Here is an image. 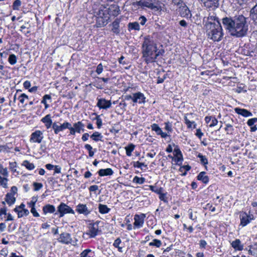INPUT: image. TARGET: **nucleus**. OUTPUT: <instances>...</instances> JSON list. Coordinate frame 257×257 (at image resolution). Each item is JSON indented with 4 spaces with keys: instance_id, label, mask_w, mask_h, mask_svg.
<instances>
[{
    "instance_id": "f257e3e1",
    "label": "nucleus",
    "mask_w": 257,
    "mask_h": 257,
    "mask_svg": "<svg viewBox=\"0 0 257 257\" xmlns=\"http://www.w3.org/2000/svg\"><path fill=\"white\" fill-rule=\"evenodd\" d=\"M222 23L230 35L237 38L245 36L248 29L246 18L242 15L224 17Z\"/></svg>"
},
{
    "instance_id": "f03ea898",
    "label": "nucleus",
    "mask_w": 257,
    "mask_h": 257,
    "mask_svg": "<svg viewBox=\"0 0 257 257\" xmlns=\"http://www.w3.org/2000/svg\"><path fill=\"white\" fill-rule=\"evenodd\" d=\"M157 50V44L150 36L145 37L142 44V58L147 64L155 62V54Z\"/></svg>"
},
{
    "instance_id": "7ed1b4c3",
    "label": "nucleus",
    "mask_w": 257,
    "mask_h": 257,
    "mask_svg": "<svg viewBox=\"0 0 257 257\" xmlns=\"http://www.w3.org/2000/svg\"><path fill=\"white\" fill-rule=\"evenodd\" d=\"M208 38L214 42L221 41L223 36V33L222 26L220 23L217 25H208L207 28H205Z\"/></svg>"
},
{
    "instance_id": "20e7f679",
    "label": "nucleus",
    "mask_w": 257,
    "mask_h": 257,
    "mask_svg": "<svg viewBox=\"0 0 257 257\" xmlns=\"http://www.w3.org/2000/svg\"><path fill=\"white\" fill-rule=\"evenodd\" d=\"M97 18L96 25L97 27H102L106 26L110 21V17L106 8L99 9L97 12Z\"/></svg>"
},
{
    "instance_id": "39448f33",
    "label": "nucleus",
    "mask_w": 257,
    "mask_h": 257,
    "mask_svg": "<svg viewBox=\"0 0 257 257\" xmlns=\"http://www.w3.org/2000/svg\"><path fill=\"white\" fill-rule=\"evenodd\" d=\"M58 212L59 213V217H62L65 214L71 213L74 214V210L64 203H61L57 207Z\"/></svg>"
},
{
    "instance_id": "423d86ee",
    "label": "nucleus",
    "mask_w": 257,
    "mask_h": 257,
    "mask_svg": "<svg viewBox=\"0 0 257 257\" xmlns=\"http://www.w3.org/2000/svg\"><path fill=\"white\" fill-rule=\"evenodd\" d=\"M57 240L58 242L63 244H72L73 245H74V242L72 240L71 234L66 232L61 233L60 234L59 237L58 238Z\"/></svg>"
},
{
    "instance_id": "0eeeda50",
    "label": "nucleus",
    "mask_w": 257,
    "mask_h": 257,
    "mask_svg": "<svg viewBox=\"0 0 257 257\" xmlns=\"http://www.w3.org/2000/svg\"><path fill=\"white\" fill-rule=\"evenodd\" d=\"M93 208L90 206L89 204L88 205L83 204H79L76 206V211L79 213L87 216L92 211Z\"/></svg>"
},
{
    "instance_id": "6e6552de",
    "label": "nucleus",
    "mask_w": 257,
    "mask_h": 257,
    "mask_svg": "<svg viewBox=\"0 0 257 257\" xmlns=\"http://www.w3.org/2000/svg\"><path fill=\"white\" fill-rule=\"evenodd\" d=\"M44 138L43 133L40 130H37L34 132L32 133L30 141L32 143H41Z\"/></svg>"
},
{
    "instance_id": "1a4fd4ad",
    "label": "nucleus",
    "mask_w": 257,
    "mask_h": 257,
    "mask_svg": "<svg viewBox=\"0 0 257 257\" xmlns=\"http://www.w3.org/2000/svg\"><path fill=\"white\" fill-rule=\"evenodd\" d=\"M146 215L142 213L140 215L136 214L134 217V228H140L143 226Z\"/></svg>"
},
{
    "instance_id": "9d476101",
    "label": "nucleus",
    "mask_w": 257,
    "mask_h": 257,
    "mask_svg": "<svg viewBox=\"0 0 257 257\" xmlns=\"http://www.w3.org/2000/svg\"><path fill=\"white\" fill-rule=\"evenodd\" d=\"M99 231L98 223H90L88 225V230L86 233V234L89 235L90 237H95Z\"/></svg>"
},
{
    "instance_id": "9b49d317",
    "label": "nucleus",
    "mask_w": 257,
    "mask_h": 257,
    "mask_svg": "<svg viewBox=\"0 0 257 257\" xmlns=\"http://www.w3.org/2000/svg\"><path fill=\"white\" fill-rule=\"evenodd\" d=\"M106 11L110 18L111 16L116 17L120 14L119 7L115 4L111 5L108 8H106Z\"/></svg>"
},
{
    "instance_id": "f8f14e48",
    "label": "nucleus",
    "mask_w": 257,
    "mask_h": 257,
    "mask_svg": "<svg viewBox=\"0 0 257 257\" xmlns=\"http://www.w3.org/2000/svg\"><path fill=\"white\" fill-rule=\"evenodd\" d=\"M240 219V225L242 226H246L251 220L253 219L250 215H248L245 212H241L239 215Z\"/></svg>"
},
{
    "instance_id": "ddd939ff",
    "label": "nucleus",
    "mask_w": 257,
    "mask_h": 257,
    "mask_svg": "<svg viewBox=\"0 0 257 257\" xmlns=\"http://www.w3.org/2000/svg\"><path fill=\"white\" fill-rule=\"evenodd\" d=\"M69 122L66 121L64 122L62 124H61L60 125H58L57 123L55 122H54L52 124V128L53 129L55 134H58L59 132L66 129L67 127H69Z\"/></svg>"
},
{
    "instance_id": "4468645a",
    "label": "nucleus",
    "mask_w": 257,
    "mask_h": 257,
    "mask_svg": "<svg viewBox=\"0 0 257 257\" xmlns=\"http://www.w3.org/2000/svg\"><path fill=\"white\" fill-rule=\"evenodd\" d=\"M145 8H148L151 10L159 11L160 8L157 6V0H144Z\"/></svg>"
},
{
    "instance_id": "2eb2a0df",
    "label": "nucleus",
    "mask_w": 257,
    "mask_h": 257,
    "mask_svg": "<svg viewBox=\"0 0 257 257\" xmlns=\"http://www.w3.org/2000/svg\"><path fill=\"white\" fill-rule=\"evenodd\" d=\"M184 6L181 5L179 7V14L182 17L190 18L191 17V14L189 8L183 4Z\"/></svg>"
},
{
    "instance_id": "dca6fc26",
    "label": "nucleus",
    "mask_w": 257,
    "mask_h": 257,
    "mask_svg": "<svg viewBox=\"0 0 257 257\" xmlns=\"http://www.w3.org/2000/svg\"><path fill=\"white\" fill-rule=\"evenodd\" d=\"M203 3L204 7L208 9H214L219 6V0H201Z\"/></svg>"
},
{
    "instance_id": "f3484780",
    "label": "nucleus",
    "mask_w": 257,
    "mask_h": 257,
    "mask_svg": "<svg viewBox=\"0 0 257 257\" xmlns=\"http://www.w3.org/2000/svg\"><path fill=\"white\" fill-rule=\"evenodd\" d=\"M133 97L134 103H144L146 102V97L141 92L133 93Z\"/></svg>"
},
{
    "instance_id": "a211bd4d",
    "label": "nucleus",
    "mask_w": 257,
    "mask_h": 257,
    "mask_svg": "<svg viewBox=\"0 0 257 257\" xmlns=\"http://www.w3.org/2000/svg\"><path fill=\"white\" fill-rule=\"evenodd\" d=\"M111 105V103L110 100H106L104 98H100L98 99L97 106L100 109L102 108L106 109L110 107Z\"/></svg>"
},
{
    "instance_id": "6ab92c4d",
    "label": "nucleus",
    "mask_w": 257,
    "mask_h": 257,
    "mask_svg": "<svg viewBox=\"0 0 257 257\" xmlns=\"http://www.w3.org/2000/svg\"><path fill=\"white\" fill-rule=\"evenodd\" d=\"M217 23H220L219 19L214 14L209 15L207 17V21L205 25V28H207L208 25L212 24V25H217Z\"/></svg>"
},
{
    "instance_id": "aec40b11",
    "label": "nucleus",
    "mask_w": 257,
    "mask_h": 257,
    "mask_svg": "<svg viewBox=\"0 0 257 257\" xmlns=\"http://www.w3.org/2000/svg\"><path fill=\"white\" fill-rule=\"evenodd\" d=\"M41 121L44 123L45 127L47 129L50 128L51 126L52 127L53 122L51 119V114H48L43 117L41 119Z\"/></svg>"
},
{
    "instance_id": "412c9836",
    "label": "nucleus",
    "mask_w": 257,
    "mask_h": 257,
    "mask_svg": "<svg viewBox=\"0 0 257 257\" xmlns=\"http://www.w3.org/2000/svg\"><path fill=\"white\" fill-rule=\"evenodd\" d=\"M205 122L208 124L209 126L210 127H213L215 126L217 123L218 120L215 118V116H207L205 117Z\"/></svg>"
},
{
    "instance_id": "4be33fe9",
    "label": "nucleus",
    "mask_w": 257,
    "mask_h": 257,
    "mask_svg": "<svg viewBox=\"0 0 257 257\" xmlns=\"http://www.w3.org/2000/svg\"><path fill=\"white\" fill-rule=\"evenodd\" d=\"M234 111L238 114L241 115L244 117H249L252 115V113L246 109L236 107L234 109Z\"/></svg>"
},
{
    "instance_id": "5701e85b",
    "label": "nucleus",
    "mask_w": 257,
    "mask_h": 257,
    "mask_svg": "<svg viewBox=\"0 0 257 257\" xmlns=\"http://www.w3.org/2000/svg\"><path fill=\"white\" fill-rule=\"evenodd\" d=\"M120 21V18H116L111 24L112 27L111 31L116 34L120 33L119 23Z\"/></svg>"
},
{
    "instance_id": "b1692460",
    "label": "nucleus",
    "mask_w": 257,
    "mask_h": 257,
    "mask_svg": "<svg viewBox=\"0 0 257 257\" xmlns=\"http://www.w3.org/2000/svg\"><path fill=\"white\" fill-rule=\"evenodd\" d=\"M231 246L235 250L241 251L243 249V244L239 239H236L231 242Z\"/></svg>"
},
{
    "instance_id": "393cba45",
    "label": "nucleus",
    "mask_w": 257,
    "mask_h": 257,
    "mask_svg": "<svg viewBox=\"0 0 257 257\" xmlns=\"http://www.w3.org/2000/svg\"><path fill=\"white\" fill-rule=\"evenodd\" d=\"M97 173L99 176L103 177L112 175L113 174V171L111 168L101 169L97 172Z\"/></svg>"
},
{
    "instance_id": "a878e982",
    "label": "nucleus",
    "mask_w": 257,
    "mask_h": 257,
    "mask_svg": "<svg viewBox=\"0 0 257 257\" xmlns=\"http://www.w3.org/2000/svg\"><path fill=\"white\" fill-rule=\"evenodd\" d=\"M16 198L12 193H8L6 195L5 201L9 206L14 204L16 202Z\"/></svg>"
},
{
    "instance_id": "bb28decb",
    "label": "nucleus",
    "mask_w": 257,
    "mask_h": 257,
    "mask_svg": "<svg viewBox=\"0 0 257 257\" xmlns=\"http://www.w3.org/2000/svg\"><path fill=\"white\" fill-rule=\"evenodd\" d=\"M197 179L199 181H202L204 184H207L209 182V177L206 175L205 172H201L197 177Z\"/></svg>"
},
{
    "instance_id": "cd10ccee",
    "label": "nucleus",
    "mask_w": 257,
    "mask_h": 257,
    "mask_svg": "<svg viewBox=\"0 0 257 257\" xmlns=\"http://www.w3.org/2000/svg\"><path fill=\"white\" fill-rule=\"evenodd\" d=\"M43 211L45 214L48 213H53L55 211V207L53 205L47 204L43 206Z\"/></svg>"
},
{
    "instance_id": "c85d7f7f",
    "label": "nucleus",
    "mask_w": 257,
    "mask_h": 257,
    "mask_svg": "<svg viewBox=\"0 0 257 257\" xmlns=\"http://www.w3.org/2000/svg\"><path fill=\"white\" fill-rule=\"evenodd\" d=\"M73 127L75 128V131H76L78 133H80L81 131H82L83 132L84 131V124L80 121L74 123Z\"/></svg>"
},
{
    "instance_id": "c756f323",
    "label": "nucleus",
    "mask_w": 257,
    "mask_h": 257,
    "mask_svg": "<svg viewBox=\"0 0 257 257\" xmlns=\"http://www.w3.org/2000/svg\"><path fill=\"white\" fill-rule=\"evenodd\" d=\"M250 15L252 19L257 25V4L251 9Z\"/></svg>"
},
{
    "instance_id": "7c9ffc66",
    "label": "nucleus",
    "mask_w": 257,
    "mask_h": 257,
    "mask_svg": "<svg viewBox=\"0 0 257 257\" xmlns=\"http://www.w3.org/2000/svg\"><path fill=\"white\" fill-rule=\"evenodd\" d=\"M98 210L99 212L101 214H106L110 211V209L106 205L99 204L98 205Z\"/></svg>"
},
{
    "instance_id": "2f4dec72",
    "label": "nucleus",
    "mask_w": 257,
    "mask_h": 257,
    "mask_svg": "<svg viewBox=\"0 0 257 257\" xmlns=\"http://www.w3.org/2000/svg\"><path fill=\"white\" fill-rule=\"evenodd\" d=\"M102 138V135L98 132H95L90 136V138L95 142L101 141Z\"/></svg>"
},
{
    "instance_id": "473e14b6",
    "label": "nucleus",
    "mask_w": 257,
    "mask_h": 257,
    "mask_svg": "<svg viewBox=\"0 0 257 257\" xmlns=\"http://www.w3.org/2000/svg\"><path fill=\"white\" fill-rule=\"evenodd\" d=\"M184 120H185V123L187 125L188 128H191L192 127H193L194 128H196V124L195 123V121H190L188 118L187 116H184Z\"/></svg>"
},
{
    "instance_id": "72a5a7b5",
    "label": "nucleus",
    "mask_w": 257,
    "mask_h": 257,
    "mask_svg": "<svg viewBox=\"0 0 257 257\" xmlns=\"http://www.w3.org/2000/svg\"><path fill=\"white\" fill-rule=\"evenodd\" d=\"M25 205L24 203H22L20 206H17L14 209V211L16 212H17L18 218H21L23 216V214H22V211H21V210L22 209H24L25 208Z\"/></svg>"
},
{
    "instance_id": "f704fd0d",
    "label": "nucleus",
    "mask_w": 257,
    "mask_h": 257,
    "mask_svg": "<svg viewBox=\"0 0 257 257\" xmlns=\"http://www.w3.org/2000/svg\"><path fill=\"white\" fill-rule=\"evenodd\" d=\"M128 30L130 31L132 30H138L140 29V25L138 22H135L133 23H130L128 25Z\"/></svg>"
},
{
    "instance_id": "c9c22d12",
    "label": "nucleus",
    "mask_w": 257,
    "mask_h": 257,
    "mask_svg": "<svg viewBox=\"0 0 257 257\" xmlns=\"http://www.w3.org/2000/svg\"><path fill=\"white\" fill-rule=\"evenodd\" d=\"M135 148V145L133 144H130L125 147L126 154L127 156H131L132 155V152L134 150Z\"/></svg>"
},
{
    "instance_id": "e433bc0d",
    "label": "nucleus",
    "mask_w": 257,
    "mask_h": 257,
    "mask_svg": "<svg viewBox=\"0 0 257 257\" xmlns=\"http://www.w3.org/2000/svg\"><path fill=\"white\" fill-rule=\"evenodd\" d=\"M22 165L25 166L29 170H32L35 167L34 164L30 163L27 160L24 161Z\"/></svg>"
},
{
    "instance_id": "4c0bfd02",
    "label": "nucleus",
    "mask_w": 257,
    "mask_h": 257,
    "mask_svg": "<svg viewBox=\"0 0 257 257\" xmlns=\"http://www.w3.org/2000/svg\"><path fill=\"white\" fill-rule=\"evenodd\" d=\"M150 189L152 191L158 194H161V192H163L164 189L162 187L157 188L156 186H153V185H149V186Z\"/></svg>"
},
{
    "instance_id": "58836bf2",
    "label": "nucleus",
    "mask_w": 257,
    "mask_h": 257,
    "mask_svg": "<svg viewBox=\"0 0 257 257\" xmlns=\"http://www.w3.org/2000/svg\"><path fill=\"white\" fill-rule=\"evenodd\" d=\"M121 243V240L119 237L117 238L114 241L113 243V245L118 248V250L119 252H122V248L121 247L119 246V244Z\"/></svg>"
},
{
    "instance_id": "ea45409f",
    "label": "nucleus",
    "mask_w": 257,
    "mask_h": 257,
    "mask_svg": "<svg viewBox=\"0 0 257 257\" xmlns=\"http://www.w3.org/2000/svg\"><path fill=\"white\" fill-rule=\"evenodd\" d=\"M151 129L152 131H155L158 135H159L162 132L161 128L156 123H153L151 125Z\"/></svg>"
},
{
    "instance_id": "a19ab883",
    "label": "nucleus",
    "mask_w": 257,
    "mask_h": 257,
    "mask_svg": "<svg viewBox=\"0 0 257 257\" xmlns=\"http://www.w3.org/2000/svg\"><path fill=\"white\" fill-rule=\"evenodd\" d=\"M197 157L200 159V162L203 165L208 164V160L205 156H203L201 154L199 153Z\"/></svg>"
},
{
    "instance_id": "79ce46f5",
    "label": "nucleus",
    "mask_w": 257,
    "mask_h": 257,
    "mask_svg": "<svg viewBox=\"0 0 257 257\" xmlns=\"http://www.w3.org/2000/svg\"><path fill=\"white\" fill-rule=\"evenodd\" d=\"M145 178L143 177H139L138 176H135L133 179V182L138 184H143L145 182Z\"/></svg>"
},
{
    "instance_id": "37998d69",
    "label": "nucleus",
    "mask_w": 257,
    "mask_h": 257,
    "mask_svg": "<svg viewBox=\"0 0 257 257\" xmlns=\"http://www.w3.org/2000/svg\"><path fill=\"white\" fill-rule=\"evenodd\" d=\"M149 245L150 246H154L157 247H160L162 245V242L160 240L154 239L152 242L149 243Z\"/></svg>"
},
{
    "instance_id": "c03bdc74",
    "label": "nucleus",
    "mask_w": 257,
    "mask_h": 257,
    "mask_svg": "<svg viewBox=\"0 0 257 257\" xmlns=\"http://www.w3.org/2000/svg\"><path fill=\"white\" fill-rule=\"evenodd\" d=\"M226 127H225V131L226 132L227 134L231 135L234 131V128L232 125L230 123H226Z\"/></svg>"
},
{
    "instance_id": "a18cd8bd",
    "label": "nucleus",
    "mask_w": 257,
    "mask_h": 257,
    "mask_svg": "<svg viewBox=\"0 0 257 257\" xmlns=\"http://www.w3.org/2000/svg\"><path fill=\"white\" fill-rule=\"evenodd\" d=\"M191 166H189V165H184L180 168L179 171L181 172H183L184 170H185V171L184 173H183L182 176H186L187 174L186 172L190 170L191 169Z\"/></svg>"
},
{
    "instance_id": "49530a36",
    "label": "nucleus",
    "mask_w": 257,
    "mask_h": 257,
    "mask_svg": "<svg viewBox=\"0 0 257 257\" xmlns=\"http://www.w3.org/2000/svg\"><path fill=\"white\" fill-rule=\"evenodd\" d=\"M8 61L11 65L15 64L17 62L16 56L15 54H11L9 57Z\"/></svg>"
},
{
    "instance_id": "de8ad7c7",
    "label": "nucleus",
    "mask_w": 257,
    "mask_h": 257,
    "mask_svg": "<svg viewBox=\"0 0 257 257\" xmlns=\"http://www.w3.org/2000/svg\"><path fill=\"white\" fill-rule=\"evenodd\" d=\"M92 253V251L90 249H86L83 250L80 254V257H92L89 254Z\"/></svg>"
},
{
    "instance_id": "09e8293b",
    "label": "nucleus",
    "mask_w": 257,
    "mask_h": 257,
    "mask_svg": "<svg viewBox=\"0 0 257 257\" xmlns=\"http://www.w3.org/2000/svg\"><path fill=\"white\" fill-rule=\"evenodd\" d=\"M254 246H257V243H255L253 245H249V249L248 250V253L250 255H254L255 254V251L257 249L256 247Z\"/></svg>"
},
{
    "instance_id": "8fccbe9b",
    "label": "nucleus",
    "mask_w": 257,
    "mask_h": 257,
    "mask_svg": "<svg viewBox=\"0 0 257 257\" xmlns=\"http://www.w3.org/2000/svg\"><path fill=\"white\" fill-rule=\"evenodd\" d=\"M164 53H165V50L164 49H158L157 48L156 52H155V62H156V60L157 59V58L159 56H163Z\"/></svg>"
},
{
    "instance_id": "3c124183",
    "label": "nucleus",
    "mask_w": 257,
    "mask_h": 257,
    "mask_svg": "<svg viewBox=\"0 0 257 257\" xmlns=\"http://www.w3.org/2000/svg\"><path fill=\"white\" fill-rule=\"evenodd\" d=\"M21 5V2L20 0H16L13 5V9L14 10H19L20 7Z\"/></svg>"
},
{
    "instance_id": "603ef678",
    "label": "nucleus",
    "mask_w": 257,
    "mask_h": 257,
    "mask_svg": "<svg viewBox=\"0 0 257 257\" xmlns=\"http://www.w3.org/2000/svg\"><path fill=\"white\" fill-rule=\"evenodd\" d=\"M133 5L135 7H139L143 9L145 8L144 0H140L139 1L134 2L133 3Z\"/></svg>"
},
{
    "instance_id": "864d4df0",
    "label": "nucleus",
    "mask_w": 257,
    "mask_h": 257,
    "mask_svg": "<svg viewBox=\"0 0 257 257\" xmlns=\"http://www.w3.org/2000/svg\"><path fill=\"white\" fill-rule=\"evenodd\" d=\"M52 97L49 94H45L43 96V99L41 101V103H43L44 104L47 103V100H50V102L51 101Z\"/></svg>"
},
{
    "instance_id": "5fc2aeb1",
    "label": "nucleus",
    "mask_w": 257,
    "mask_h": 257,
    "mask_svg": "<svg viewBox=\"0 0 257 257\" xmlns=\"http://www.w3.org/2000/svg\"><path fill=\"white\" fill-rule=\"evenodd\" d=\"M165 129L167 131H168V133H172V132L173 131L172 124L169 121H167L165 123Z\"/></svg>"
},
{
    "instance_id": "6e6d98bb",
    "label": "nucleus",
    "mask_w": 257,
    "mask_h": 257,
    "mask_svg": "<svg viewBox=\"0 0 257 257\" xmlns=\"http://www.w3.org/2000/svg\"><path fill=\"white\" fill-rule=\"evenodd\" d=\"M9 167H10V169L12 170V171H13V172H16V171H17L16 168L17 167V162H10Z\"/></svg>"
},
{
    "instance_id": "4d7b16f0",
    "label": "nucleus",
    "mask_w": 257,
    "mask_h": 257,
    "mask_svg": "<svg viewBox=\"0 0 257 257\" xmlns=\"http://www.w3.org/2000/svg\"><path fill=\"white\" fill-rule=\"evenodd\" d=\"M96 120V124L97 127L100 128L102 125V119H101L100 115H97L96 117L94 118Z\"/></svg>"
},
{
    "instance_id": "13d9d810",
    "label": "nucleus",
    "mask_w": 257,
    "mask_h": 257,
    "mask_svg": "<svg viewBox=\"0 0 257 257\" xmlns=\"http://www.w3.org/2000/svg\"><path fill=\"white\" fill-rule=\"evenodd\" d=\"M33 186L34 190L36 191H39L43 187V184L41 183L34 182Z\"/></svg>"
},
{
    "instance_id": "bf43d9fd",
    "label": "nucleus",
    "mask_w": 257,
    "mask_h": 257,
    "mask_svg": "<svg viewBox=\"0 0 257 257\" xmlns=\"http://www.w3.org/2000/svg\"><path fill=\"white\" fill-rule=\"evenodd\" d=\"M103 70V66L101 63H100L97 66L95 72L97 74L99 75L102 72Z\"/></svg>"
},
{
    "instance_id": "052dcab7",
    "label": "nucleus",
    "mask_w": 257,
    "mask_h": 257,
    "mask_svg": "<svg viewBox=\"0 0 257 257\" xmlns=\"http://www.w3.org/2000/svg\"><path fill=\"white\" fill-rule=\"evenodd\" d=\"M257 122V118L254 117L250 119H249L247 121V124L248 126H251L254 125V124Z\"/></svg>"
},
{
    "instance_id": "680f3d73",
    "label": "nucleus",
    "mask_w": 257,
    "mask_h": 257,
    "mask_svg": "<svg viewBox=\"0 0 257 257\" xmlns=\"http://www.w3.org/2000/svg\"><path fill=\"white\" fill-rule=\"evenodd\" d=\"M134 166L136 168H141L142 166L147 167V165H145L144 163H141L139 161L134 162Z\"/></svg>"
},
{
    "instance_id": "e2e57ef3",
    "label": "nucleus",
    "mask_w": 257,
    "mask_h": 257,
    "mask_svg": "<svg viewBox=\"0 0 257 257\" xmlns=\"http://www.w3.org/2000/svg\"><path fill=\"white\" fill-rule=\"evenodd\" d=\"M0 175H3L7 178L8 176V172L7 168H2L0 170Z\"/></svg>"
},
{
    "instance_id": "0e129e2a",
    "label": "nucleus",
    "mask_w": 257,
    "mask_h": 257,
    "mask_svg": "<svg viewBox=\"0 0 257 257\" xmlns=\"http://www.w3.org/2000/svg\"><path fill=\"white\" fill-rule=\"evenodd\" d=\"M159 199L164 201V202H167V199L166 197V194L164 193L163 192H161V194H159Z\"/></svg>"
},
{
    "instance_id": "69168bd1",
    "label": "nucleus",
    "mask_w": 257,
    "mask_h": 257,
    "mask_svg": "<svg viewBox=\"0 0 257 257\" xmlns=\"http://www.w3.org/2000/svg\"><path fill=\"white\" fill-rule=\"evenodd\" d=\"M37 201V198L36 197H33L32 200L30 203H28L29 207H32L35 206V203Z\"/></svg>"
},
{
    "instance_id": "338daca9",
    "label": "nucleus",
    "mask_w": 257,
    "mask_h": 257,
    "mask_svg": "<svg viewBox=\"0 0 257 257\" xmlns=\"http://www.w3.org/2000/svg\"><path fill=\"white\" fill-rule=\"evenodd\" d=\"M69 127H67V128L70 130V134L72 135H75V133H77L76 131H75V128L72 126V125L69 122Z\"/></svg>"
},
{
    "instance_id": "774afa93",
    "label": "nucleus",
    "mask_w": 257,
    "mask_h": 257,
    "mask_svg": "<svg viewBox=\"0 0 257 257\" xmlns=\"http://www.w3.org/2000/svg\"><path fill=\"white\" fill-rule=\"evenodd\" d=\"M174 153H175V156L178 157L179 156H182V154L181 153V151L179 149L178 146H176V147L174 149Z\"/></svg>"
}]
</instances>
